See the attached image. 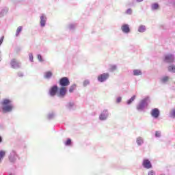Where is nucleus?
<instances>
[{"label":"nucleus","mask_w":175,"mask_h":175,"mask_svg":"<svg viewBox=\"0 0 175 175\" xmlns=\"http://www.w3.org/2000/svg\"><path fill=\"white\" fill-rule=\"evenodd\" d=\"M170 118H175V109H173V110L170 113Z\"/></svg>","instance_id":"34"},{"label":"nucleus","mask_w":175,"mask_h":175,"mask_svg":"<svg viewBox=\"0 0 175 175\" xmlns=\"http://www.w3.org/2000/svg\"><path fill=\"white\" fill-rule=\"evenodd\" d=\"M18 77H23L24 74H23V72H18Z\"/></svg>","instance_id":"42"},{"label":"nucleus","mask_w":175,"mask_h":175,"mask_svg":"<svg viewBox=\"0 0 175 175\" xmlns=\"http://www.w3.org/2000/svg\"><path fill=\"white\" fill-rule=\"evenodd\" d=\"M133 75L134 76H142V75H143V72H142V70L135 69L133 70Z\"/></svg>","instance_id":"23"},{"label":"nucleus","mask_w":175,"mask_h":175,"mask_svg":"<svg viewBox=\"0 0 175 175\" xmlns=\"http://www.w3.org/2000/svg\"><path fill=\"white\" fill-rule=\"evenodd\" d=\"M109 115L110 113H109V110L105 109L102 111L98 118L100 121H106V120L109 118Z\"/></svg>","instance_id":"8"},{"label":"nucleus","mask_w":175,"mask_h":175,"mask_svg":"<svg viewBox=\"0 0 175 175\" xmlns=\"http://www.w3.org/2000/svg\"><path fill=\"white\" fill-rule=\"evenodd\" d=\"M53 77V72L51 71H47L44 74V79L46 80H50Z\"/></svg>","instance_id":"19"},{"label":"nucleus","mask_w":175,"mask_h":175,"mask_svg":"<svg viewBox=\"0 0 175 175\" xmlns=\"http://www.w3.org/2000/svg\"><path fill=\"white\" fill-rule=\"evenodd\" d=\"M0 143H2V136L0 135Z\"/></svg>","instance_id":"44"},{"label":"nucleus","mask_w":175,"mask_h":175,"mask_svg":"<svg viewBox=\"0 0 175 175\" xmlns=\"http://www.w3.org/2000/svg\"><path fill=\"white\" fill-rule=\"evenodd\" d=\"M136 143L139 147H140V146H143V144H144V138L142 137H137L136 138Z\"/></svg>","instance_id":"18"},{"label":"nucleus","mask_w":175,"mask_h":175,"mask_svg":"<svg viewBox=\"0 0 175 175\" xmlns=\"http://www.w3.org/2000/svg\"><path fill=\"white\" fill-rule=\"evenodd\" d=\"M125 13H126V14H128L129 16H131V14H132V13H133V11H132V10H131V8H128V9L126 10Z\"/></svg>","instance_id":"35"},{"label":"nucleus","mask_w":175,"mask_h":175,"mask_svg":"<svg viewBox=\"0 0 175 175\" xmlns=\"http://www.w3.org/2000/svg\"><path fill=\"white\" fill-rule=\"evenodd\" d=\"M21 31H23V27L22 26H19L17 29H16V36H19L20 33H21Z\"/></svg>","instance_id":"28"},{"label":"nucleus","mask_w":175,"mask_h":175,"mask_svg":"<svg viewBox=\"0 0 175 175\" xmlns=\"http://www.w3.org/2000/svg\"><path fill=\"white\" fill-rule=\"evenodd\" d=\"M75 90H76V83L72 84V85L70 87L68 91H69V92H70V94H72V92H73V91H75Z\"/></svg>","instance_id":"29"},{"label":"nucleus","mask_w":175,"mask_h":175,"mask_svg":"<svg viewBox=\"0 0 175 175\" xmlns=\"http://www.w3.org/2000/svg\"><path fill=\"white\" fill-rule=\"evenodd\" d=\"M148 175H157V174L155 173V171L150 170L148 172Z\"/></svg>","instance_id":"39"},{"label":"nucleus","mask_w":175,"mask_h":175,"mask_svg":"<svg viewBox=\"0 0 175 175\" xmlns=\"http://www.w3.org/2000/svg\"><path fill=\"white\" fill-rule=\"evenodd\" d=\"M3 39H5V36H2L1 38H0V46L1 44H2V43H3Z\"/></svg>","instance_id":"41"},{"label":"nucleus","mask_w":175,"mask_h":175,"mask_svg":"<svg viewBox=\"0 0 175 175\" xmlns=\"http://www.w3.org/2000/svg\"><path fill=\"white\" fill-rule=\"evenodd\" d=\"M37 58H38L39 62H44V59H43V57L40 54L37 55Z\"/></svg>","instance_id":"33"},{"label":"nucleus","mask_w":175,"mask_h":175,"mask_svg":"<svg viewBox=\"0 0 175 175\" xmlns=\"http://www.w3.org/2000/svg\"><path fill=\"white\" fill-rule=\"evenodd\" d=\"M121 31L123 32V33H131V27H129V25L128 24H123L121 26Z\"/></svg>","instance_id":"13"},{"label":"nucleus","mask_w":175,"mask_h":175,"mask_svg":"<svg viewBox=\"0 0 175 175\" xmlns=\"http://www.w3.org/2000/svg\"><path fill=\"white\" fill-rule=\"evenodd\" d=\"M6 155V151L0 150V163H2V161H3V158H5Z\"/></svg>","instance_id":"25"},{"label":"nucleus","mask_w":175,"mask_h":175,"mask_svg":"<svg viewBox=\"0 0 175 175\" xmlns=\"http://www.w3.org/2000/svg\"><path fill=\"white\" fill-rule=\"evenodd\" d=\"M167 70H168V72H170V73H175V64H170V65L167 67Z\"/></svg>","instance_id":"24"},{"label":"nucleus","mask_w":175,"mask_h":175,"mask_svg":"<svg viewBox=\"0 0 175 175\" xmlns=\"http://www.w3.org/2000/svg\"><path fill=\"white\" fill-rule=\"evenodd\" d=\"M159 9V3H153L151 4V10H152V12L155 10H158Z\"/></svg>","instance_id":"20"},{"label":"nucleus","mask_w":175,"mask_h":175,"mask_svg":"<svg viewBox=\"0 0 175 175\" xmlns=\"http://www.w3.org/2000/svg\"><path fill=\"white\" fill-rule=\"evenodd\" d=\"M149 97H146L144 99L141 100V101L138 103L136 107L137 111H143L146 107L148 106V100Z\"/></svg>","instance_id":"2"},{"label":"nucleus","mask_w":175,"mask_h":175,"mask_svg":"<svg viewBox=\"0 0 175 175\" xmlns=\"http://www.w3.org/2000/svg\"><path fill=\"white\" fill-rule=\"evenodd\" d=\"M163 61L165 64H173L175 61V55L173 53H167L164 55Z\"/></svg>","instance_id":"3"},{"label":"nucleus","mask_w":175,"mask_h":175,"mask_svg":"<svg viewBox=\"0 0 175 175\" xmlns=\"http://www.w3.org/2000/svg\"><path fill=\"white\" fill-rule=\"evenodd\" d=\"M154 136L155 137H161V131H156L154 133Z\"/></svg>","instance_id":"37"},{"label":"nucleus","mask_w":175,"mask_h":175,"mask_svg":"<svg viewBox=\"0 0 175 175\" xmlns=\"http://www.w3.org/2000/svg\"><path fill=\"white\" fill-rule=\"evenodd\" d=\"M146 25H141L139 26L137 31L140 33H143V32H146Z\"/></svg>","instance_id":"22"},{"label":"nucleus","mask_w":175,"mask_h":175,"mask_svg":"<svg viewBox=\"0 0 175 175\" xmlns=\"http://www.w3.org/2000/svg\"><path fill=\"white\" fill-rule=\"evenodd\" d=\"M40 27L42 28H44V27H46V23L47 21V17H46V15H44V14H42L40 17Z\"/></svg>","instance_id":"14"},{"label":"nucleus","mask_w":175,"mask_h":175,"mask_svg":"<svg viewBox=\"0 0 175 175\" xmlns=\"http://www.w3.org/2000/svg\"><path fill=\"white\" fill-rule=\"evenodd\" d=\"M1 106L0 107V109L3 114H6V113H12V111H13V109H14L13 101L8 98H4L1 102Z\"/></svg>","instance_id":"1"},{"label":"nucleus","mask_w":175,"mask_h":175,"mask_svg":"<svg viewBox=\"0 0 175 175\" xmlns=\"http://www.w3.org/2000/svg\"><path fill=\"white\" fill-rule=\"evenodd\" d=\"M66 92H68V90L64 87H61L57 91V96L59 98H65Z\"/></svg>","instance_id":"12"},{"label":"nucleus","mask_w":175,"mask_h":175,"mask_svg":"<svg viewBox=\"0 0 175 175\" xmlns=\"http://www.w3.org/2000/svg\"><path fill=\"white\" fill-rule=\"evenodd\" d=\"M66 109L69 111H73L75 110V103L68 102L66 104Z\"/></svg>","instance_id":"15"},{"label":"nucleus","mask_w":175,"mask_h":175,"mask_svg":"<svg viewBox=\"0 0 175 175\" xmlns=\"http://www.w3.org/2000/svg\"><path fill=\"white\" fill-rule=\"evenodd\" d=\"M170 80V77L169 76H163L160 78V82L161 84H166L167 83H169V81Z\"/></svg>","instance_id":"16"},{"label":"nucleus","mask_w":175,"mask_h":175,"mask_svg":"<svg viewBox=\"0 0 175 175\" xmlns=\"http://www.w3.org/2000/svg\"><path fill=\"white\" fill-rule=\"evenodd\" d=\"M137 3H140L141 2H143L144 0H135Z\"/></svg>","instance_id":"43"},{"label":"nucleus","mask_w":175,"mask_h":175,"mask_svg":"<svg viewBox=\"0 0 175 175\" xmlns=\"http://www.w3.org/2000/svg\"><path fill=\"white\" fill-rule=\"evenodd\" d=\"M75 28H76V25L75 24H70L68 25V29L70 31H75Z\"/></svg>","instance_id":"32"},{"label":"nucleus","mask_w":175,"mask_h":175,"mask_svg":"<svg viewBox=\"0 0 175 175\" xmlns=\"http://www.w3.org/2000/svg\"><path fill=\"white\" fill-rule=\"evenodd\" d=\"M2 61V57L1 56V54H0V62Z\"/></svg>","instance_id":"45"},{"label":"nucleus","mask_w":175,"mask_h":175,"mask_svg":"<svg viewBox=\"0 0 175 175\" xmlns=\"http://www.w3.org/2000/svg\"><path fill=\"white\" fill-rule=\"evenodd\" d=\"M136 99V95H133L130 99L126 101L127 105H131V103Z\"/></svg>","instance_id":"26"},{"label":"nucleus","mask_w":175,"mask_h":175,"mask_svg":"<svg viewBox=\"0 0 175 175\" xmlns=\"http://www.w3.org/2000/svg\"><path fill=\"white\" fill-rule=\"evenodd\" d=\"M29 58L30 62H33V55L32 54V53H29Z\"/></svg>","instance_id":"36"},{"label":"nucleus","mask_w":175,"mask_h":175,"mask_svg":"<svg viewBox=\"0 0 175 175\" xmlns=\"http://www.w3.org/2000/svg\"><path fill=\"white\" fill-rule=\"evenodd\" d=\"M18 158V154H17V152H16L14 150H12L8 156V160L11 163H16Z\"/></svg>","instance_id":"4"},{"label":"nucleus","mask_w":175,"mask_h":175,"mask_svg":"<svg viewBox=\"0 0 175 175\" xmlns=\"http://www.w3.org/2000/svg\"><path fill=\"white\" fill-rule=\"evenodd\" d=\"M9 12V8L8 7H5L0 11V18H2L4 16H6L8 14V12Z\"/></svg>","instance_id":"17"},{"label":"nucleus","mask_w":175,"mask_h":175,"mask_svg":"<svg viewBox=\"0 0 175 175\" xmlns=\"http://www.w3.org/2000/svg\"><path fill=\"white\" fill-rule=\"evenodd\" d=\"M142 166L144 169H152V163L148 159H144L142 161Z\"/></svg>","instance_id":"11"},{"label":"nucleus","mask_w":175,"mask_h":175,"mask_svg":"<svg viewBox=\"0 0 175 175\" xmlns=\"http://www.w3.org/2000/svg\"><path fill=\"white\" fill-rule=\"evenodd\" d=\"M90 79H85L83 83V86L87 87V85H90Z\"/></svg>","instance_id":"31"},{"label":"nucleus","mask_w":175,"mask_h":175,"mask_svg":"<svg viewBox=\"0 0 175 175\" xmlns=\"http://www.w3.org/2000/svg\"><path fill=\"white\" fill-rule=\"evenodd\" d=\"M55 116H57L55 112L52 111V112L48 113L47 118L49 120H54V118H55Z\"/></svg>","instance_id":"21"},{"label":"nucleus","mask_w":175,"mask_h":175,"mask_svg":"<svg viewBox=\"0 0 175 175\" xmlns=\"http://www.w3.org/2000/svg\"><path fill=\"white\" fill-rule=\"evenodd\" d=\"M3 39H5V36H2L1 38H0V46L1 44H2V43H3Z\"/></svg>","instance_id":"40"},{"label":"nucleus","mask_w":175,"mask_h":175,"mask_svg":"<svg viewBox=\"0 0 175 175\" xmlns=\"http://www.w3.org/2000/svg\"><path fill=\"white\" fill-rule=\"evenodd\" d=\"M59 90V88H58V85H53L49 90L50 96H55V95H58Z\"/></svg>","instance_id":"9"},{"label":"nucleus","mask_w":175,"mask_h":175,"mask_svg":"<svg viewBox=\"0 0 175 175\" xmlns=\"http://www.w3.org/2000/svg\"><path fill=\"white\" fill-rule=\"evenodd\" d=\"M59 84L61 87L66 88L70 84V81H69V78L63 77L59 79Z\"/></svg>","instance_id":"7"},{"label":"nucleus","mask_w":175,"mask_h":175,"mask_svg":"<svg viewBox=\"0 0 175 175\" xmlns=\"http://www.w3.org/2000/svg\"><path fill=\"white\" fill-rule=\"evenodd\" d=\"M122 100V97L119 96L116 98V103H121Z\"/></svg>","instance_id":"38"},{"label":"nucleus","mask_w":175,"mask_h":175,"mask_svg":"<svg viewBox=\"0 0 175 175\" xmlns=\"http://www.w3.org/2000/svg\"><path fill=\"white\" fill-rule=\"evenodd\" d=\"M64 144L66 146H72V139L70 138H68L67 140L64 142Z\"/></svg>","instance_id":"30"},{"label":"nucleus","mask_w":175,"mask_h":175,"mask_svg":"<svg viewBox=\"0 0 175 175\" xmlns=\"http://www.w3.org/2000/svg\"><path fill=\"white\" fill-rule=\"evenodd\" d=\"M110 77V74L109 72H104L98 76L97 80L98 83H105L107 81Z\"/></svg>","instance_id":"5"},{"label":"nucleus","mask_w":175,"mask_h":175,"mask_svg":"<svg viewBox=\"0 0 175 175\" xmlns=\"http://www.w3.org/2000/svg\"><path fill=\"white\" fill-rule=\"evenodd\" d=\"M10 65L12 69H20V68H21V62L16 59H11Z\"/></svg>","instance_id":"6"},{"label":"nucleus","mask_w":175,"mask_h":175,"mask_svg":"<svg viewBox=\"0 0 175 175\" xmlns=\"http://www.w3.org/2000/svg\"><path fill=\"white\" fill-rule=\"evenodd\" d=\"M109 70L111 72H116V70H117V65H111L109 66Z\"/></svg>","instance_id":"27"},{"label":"nucleus","mask_w":175,"mask_h":175,"mask_svg":"<svg viewBox=\"0 0 175 175\" xmlns=\"http://www.w3.org/2000/svg\"><path fill=\"white\" fill-rule=\"evenodd\" d=\"M150 116L152 118L157 120L161 116V111L158 108H154L150 111Z\"/></svg>","instance_id":"10"}]
</instances>
